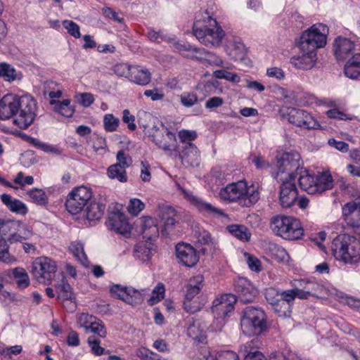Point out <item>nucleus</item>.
Listing matches in <instances>:
<instances>
[{"instance_id":"nucleus-1","label":"nucleus","mask_w":360,"mask_h":360,"mask_svg":"<svg viewBox=\"0 0 360 360\" xmlns=\"http://www.w3.org/2000/svg\"><path fill=\"white\" fill-rule=\"evenodd\" d=\"M36 111V101L30 96L7 94L0 99V120L15 116L13 123L21 129H27L33 123Z\"/></svg>"},{"instance_id":"nucleus-2","label":"nucleus","mask_w":360,"mask_h":360,"mask_svg":"<svg viewBox=\"0 0 360 360\" xmlns=\"http://www.w3.org/2000/svg\"><path fill=\"white\" fill-rule=\"evenodd\" d=\"M192 30L196 39L207 47L219 46L225 36L214 13L208 9L196 13Z\"/></svg>"},{"instance_id":"nucleus-3","label":"nucleus","mask_w":360,"mask_h":360,"mask_svg":"<svg viewBox=\"0 0 360 360\" xmlns=\"http://www.w3.org/2000/svg\"><path fill=\"white\" fill-rule=\"evenodd\" d=\"M220 198L229 202H237L245 207H250L257 202L260 198L258 184L248 183L245 180L227 184L221 188Z\"/></svg>"},{"instance_id":"nucleus-4","label":"nucleus","mask_w":360,"mask_h":360,"mask_svg":"<svg viewBox=\"0 0 360 360\" xmlns=\"http://www.w3.org/2000/svg\"><path fill=\"white\" fill-rule=\"evenodd\" d=\"M331 250L336 257L345 263L354 264L360 261V241L348 234H340L331 244Z\"/></svg>"},{"instance_id":"nucleus-5","label":"nucleus","mask_w":360,"mask_h":360,"mask_svg":"<svg viewBox=\"0 0 360 360\" xmlns=\"http://www.w3.org/2000/svg\"><path fill=\"white\" fill-rule=\"evenodd\" d=\"M298 176L300 188L309 194H321L333 187V179L328 172H319L314 175L309 174L308 170L302 168V172L300 171Z\"/></svg>"},{"instance_id":"nucleus-6","label":"nucleus","mask_w":360,"mask_h":360,"mask_svg":"<svg viewBox=\"0 0 360 360\" xmlns=\"http://www.w3.org/2000/svg\"><path fill=\"white\" fill-rule=\"evenodd\" d=\"M243 333L247 335H259L267 329L266 316L258 307H247L240 319Z\"/></svg>"},{"instance_id":"nucleus-7","label":"nucleus","mask_w":360,"mask_h":360,"mask_svg":"<svg viewBox=\"0 0 360 360\" xmlns=\"http://www.w3.org/2000/svg\"><path fill=\"white\" fill-rule=\"evenodd\" d=\"M328 27L323 23H316L304 31L297 41L300 50H311L316 51L318 49L326 45Z\"/></svg>"},{"instance_id":"nucleus-8","label":"nucleus","mask_w":360,"mask_h":360,"mask_svg":"<svg viewBox=\"0 0 360 360\" xmlns=\"http://www.w3.org/2000/svg\"><path fill=\"white\" fill-rule=\"evenodd\" d=\"M281 116L292 124L304 129H320L319 122L307 111L292 107H284L280 110Z\"/></svg>"},{"instance_id":"nucleus-9","label":"nucleus","mask_w":360,"mask_h":360,"mask_svg":"<svg viewBox=\"0 0 360 360\" xmlns=\"http://www.w3.org/2000/svg\"><path fill=\"white\" fill-rule=\"evenodd\" d=\"M92 196L93 192L90 188L84 186L74 188L66 198L67 211L72 214L80 213L89 204Z\"/></svg>"},{"instance_id":"nucleus-10","label":"nucleus","mask_w":360,"mask_h":360,"mask_svg":"<svg viewBox=\"0 0 360 360\" xmlns=\"http://www.w3.org/2000/svg\"><path fill=\"white\" fill-rule=\"evenodd\" d=\"M302 161L300 155L296 151L284 153L278 159L276 167L278 171L274 177L278 179V174L288 172L289 179L295 180L300 171L302 172Z\"/></svg>"},{"instance_id":"nucleus-11","label":"nucleus","mask_w":360,"mask_h":360,"mask_svg":"<svg viewBox=\"0 0 360 360\" xmlns=\"http://www.w3.org/2000/svg\"><path fill=\"white\" fill-rule=\"evenodd\" d=\"M56 272V262L49 257H38L32 263V274L39 283L50 284L55 278Z\"/></svg>"},{"instance_id":"nucleus-12","label":"nucleus","mask_w":360,"mask_h":360,"mask_svg":"<svg viewBox=\"0 0 360 360\" xmlns=\"http://www.w3.org/2000/svg\"><path fill=\"white\" fill-rule=\"evenodd\" d=\"M233 285L236 297L242 303L245 304L252 302L257 295V289L245 278H237L234 280Z\"/></svg>"},{"instance_id":"nucleus-13","label":"nucleus","mask_w":360,"mask_h":360,"mask_svg":"<svg viewBox=\"0 0 360 360\" xmlns=\"http://www.w3.org/2000/svg\"><path fill=\"white\" fill-rule=\"evenodd\" d=\"M295 180L286 179L280 186L279 203L283 208L292 207L298 198Z\"/></svg>"},{"instance_id":"nucleus-14","label":"nucleus","mask_w":360,"mask_h":360,"mask_svg":"<svg viewBox=\"0 0 360 360\" xmlns=\"http://www.w3.org/2000/svg\"><path fill=\"white\" fill-rule=\"evenodd\" d=\"M176 255L179 262L188 267L194 266L199 260L195 249L187 243H178L176 245Z\"/></svg>"},{"instance_id":"nucleus-15","label":"nucleus","mask_w":360,"mask_h":360,"mask_svg":"<svg viewBox=\"0 0 360 360\" xmlns=\"http://www.w3.org/2000/svg\"><path fill=\"white\" fill-rule=\"evenodd\" d=\"M153 141L158 148L165 151L171 153L176 151V134L167 127L164 129L163 132L156 131L153 135Z\"/></svg>"},{"instance_id":"nucleus-16","label":"nucleus","mask_w":360,"mask_h":360,"mask_svg":"<svg viewBox=\"0 0 360 360\" xmlns=\"http://www.w3.org/2000/svg\"><path fill=\"white\" fill-rule=\"evenodd\" d=\"M238 298L232 293L222 295L212 303V311L217 314L218 318L226 317L233 310V304Z\"/></svg>"},{"instance_id":"nucleus-17","label":"nucleus","mask_w":360,"mask_h":360,"mask_svg":"<svg viewBox=\"0 0 360 360\" xmlns=\"http://www.w3.org/2000/svg\"><path fill=\"white\" fill-rule=\"evenodd\" d=\"M178 155L185 167H197L200 164V155L196 146L193 143H188L181 146L180 151L174 152Z\"/></svg>"},{"instance_id":"nucleus-18","label":"nucleus","mask_w":360,"mask_h":360,"mask_svg":"<svg viewBox=\"0 0 360 360\" xmlns=\"http://www.w3.org/2000/svg\"><path fill=\"white\" fill-rule=\"evenodd\" d=\"M301 54L290 58V63L299 70H308L311 69L317 60L316 51L311 50H300Z\"/></svg>"},{"instance_id":"nucleus-19","label":"nucleus","mask_w":360,"mask_h":360,"mask_svg":"<svg viewBox=\"0 0 360 360\" xmlns=\"http://www.w3.org/2000/svg\"><path fill=\"white\" fill-rule=\"evenodd\" d=\"M110 292L112 297L122 300L129 304H136L141 300V295L139 291L118 284L111 287Z\"/></svg>"},{"instance_id":"nucleus-20","label":"nucleus","mask_w":360,"mask_h":360,"mask_svg":"<svg viewBox=\"0 0 360 360\" xmlns=\"http://www.w3.org/2000/svg\"><path fill=\"white\" fill-rule=\"evenodd\" d=\"M225 51L231 59L243 60L247 56L248 49L239 37H233L225 46Z\"/></svg>"},{"instance_id":"nucleus-21","label":"nucleus","mask_w":360,"mask_h":360,"mask_svg":"<svg viewBox=\"0 0 360 360\" xmlns=\"http://www.w3.org/2000/svg\"><path fill=\"white\" fill-rule=\"evenodd\" d=\"M186 197L191 204L201 212L213 217H227V215L222 210L212 206L210 203L205 202L198 196L194 195L192 193H186Z\"/></svg>"},{"instance_id":"nucleus-22","label":"nucleus","mask_w":360,"mask_h":360,"mask_svg":"<svg viewBox=\"0 0 360 360\" xmlns=\"http://www.w3.org/2000/svg\"><path fill=\"white\" fill-rule=\"evenodd\" d=\"M354 49V43L347 38L338 37L334 41V54L338 60H345Z\"/></svg>"},{"instance_id":"nucleus-23","label":"nucleus","mask_w":360,"mask_h":360,"mask_svg":"<svg viewBox=\"0 0 360 360\" xmlns=\"http://www.w3.org/2000/svg\"><path fill=\"white\" fill-rule=\"evenodd\" d=\"M108 219L110 225H130L128 217L123 211V205L117 202L108 210Z\"/></svg>"},{"instance_id":"nucleus-24","label":"nucleus","mask_w":360,"mask_h":360,"mask_svg":"<svg viewBox=\"0 0 360 360\" xmlns=\"http://www.w3.org/2000/svg\"><path fill=\"white\" fill-rule=\"evenodd\" d=\"M272 231L285 240H298L304 234L302 226H274Z\"/></svg>"},{"instance_id":"nucleus-25","label":"nucleus","mask_w":360,"mask_h":360,"mask_svg":"<svg viewBox=\"0 0 360 360\" xmlns=\"http://www.w3.org/2000/svg\"><path fill=\"white\" fill-rule=\"evenodd\" d=\"M1 200L6 207L13 213L25 215L28 212L27 207L23 202L18 199L13 198L9 194H2Z\"/></svg>"},{"instance_id":"nucleus-26","label":"nucleus","mask_w":360,"mask_h":360,"mask_svg":"<svg viewBox=\"0 0 360 360\" xmlns=\"http://www.w3.org/2000/svg\"><path fill=\"white\" fill-rule=\"evenodd\" d=\"M105 209V205L98 202L91 201L86 205L85 218L89 222H97L103 216Z\"/></svg>"},{"instance_id":"nucleus-27","label":"nucleus","mask_w":360,"mask_h":360,"mask_svg":"<svg viewBox=\"0 0 360 360\" xmlns=\"http://www.w3.org/2000/svg\"><path fill=\"white\" fill-rule=\"evenodd\" d=\"M129 80L141 86H146L151 80V74L147 69H141L139 66H133Z\"/></svg>"},{"instance_id":"nucleus-28","label":"nucleus","mask_w":360,"mask_h":360,"mask_svg":"<svg viewBox=\"0 0 360 360\" xmlns=\"http://www.w3.org/2000/svg\"><path fill=\"white\" fill-rule=\"evenodd\" d=\"M258 339L255 338L244 345V360H264V355L258 350Z\"/></svg>"},{"instance_id":"nucleus-29","label":"nucleus","mask_w":360,"mask_h":360,"mask_svg":"<svg viewBox=\"0 0 360 360\" xmlns=\"http://www.w3.org/2000/svg\"><path fill=\"white\" fill-rule=\"evenodd\" d=\"M345 75L350 79H356L360 76V53L354 54L344 67Z\"/></svg>"},{"instance_id":"nucleus-30","label":"nucleus","mask_w":360,"mask_h":360,"mask_svg":"<svg viewBox=\"0 0 360 360\" xmlns=\"http://www.w3.org/2000/svg\"><path fill=\"white\" fill-rule=\"evenodd\" d=\"M202 51V53H199L198 55L191 56V58L198 61H205L211 65L219 67L224 66V61L221 57L214 53L206 51L203 48Z\"/></svg>"},{"instance_id":"nucleus-31","label":"nucleus","mask_w":360,"mask_h":360,"mask_svg":"<svg viewBox=\"0 0 360 360\" xmlns=\"http://www.w3.org/2000/svg\"><path fill=\"white\" fill-rule=\"evenodd\" d=\"M293 287H299L304 290V292L309 296H317V294L321 292L322 286L317 283L305 281V280H295L292 283Z\"/></svg>"},{"instance_id":"nucleus-32","label":"nucleus","mask_w":360,"mask_h":360,"mask_svg":"<svg viewBox=\"0 0 360 360\" xmlns=\"http://www.w3.org/2000/svg\"><path fill=\"white\" fill-rule=\"evenodd\" d=\"M55 290L58 295V299L63 301L70 300L75 303L76 297L72 292V288L70 285L65 281H62L61 283L56 285Z\"/></svg>"},{"instance_id":"nucleus-33","label":"nucleus","mask_w":360,"mask_h":360,"mask_svg":"<svg viewBox=\"0 0 360 360\" xmlns=\"http://www.w3.org/2000/svg\"><path fill=\"white\" fill-rule=\"evenodd\" d=\"M158 216L163 225H175L176 211L172 206L165 205L159 208Z\"/></svg>"},{"instance_id":"nucleus-34","label":"nucleus","mask_w":360,"mask_h":360,"mask_svg":"<svg viewBox=\"0 0 360 360\" xmlns=\"http://www.w3.org/2000/svg\"><path fill=\"white\" fill-rule=\"evenodd\" d=\"M203 276L200 274L194 276L190 280L186 293V300H191L198 295L202 288Z\"/></svg>"},{"instance_id":"nucleus-35","label":"nucleus","mask_w":360,"mask_h":360,"mask_svg":"<svg viewBox=\"0 0 360 360\" xmlns=\"http://www.w3.org/2000/svg\"><path fill=\"white\" fill-rule=\"evenodd\" d=\"M69 251L81 264L84 266H88L89 261L84 250L83 243L79 241L72 242L69 247Z\"/></svg>"},{"instance_id":"nucleus-36","label":"nucleus","mask_w":360,"mask_h":360,"mask_svg":"<svg viewBox=\"0 0 360 360\" xmlns=\"http://www.w3.org/2000/svg\"><path fill=\"white\" fill-rule=\"evenodd\" d=\"M28 200L38 205H45L48 203V197L42 189L33 188L27 192Z\"/></svg>"},{"instance_id":"nucleus-37","label":"nucleus","mask_w":360,"mask_h":360,"mask_svg":"<svg viewBox=\"0 0 360 360\" xmlns=\"http://www.w3.org/2000/svg\"><path fill=\"white\" fill-rule=\"evenodd\" d=\"M108 176L110 179H117L119 181L125 183L127 181V175L126 169L120 166V165H112L108 168Z\"/></svg>"},{"instance_id":"nucleus-38","label":"nucleus","mask_w":360,"mask_h":360,"mask_svg":"<svg viewBox=\"0 0 360 360\" xmlns=\"http://www.w3.org/2000/svg\"><path fill=\"white\" fill-rule=\"evenodd\" d=\"M32 236V226H20L17 232L13 233L8 237V241L11 243L21 242L22 240L29 239Z\"/></svg>"},{"instance_id":"nucleus-39","label":"nucleus","mask_w":360,"mask_h":360,"mask_svg":"<svg viewBox=\"0 0 360 360\" xmlns=\"http://www.w3.org/2000/svg\"><path fill=\"white\" fill-rule=\"evenodd\" d=\"M30 143L36 148L41 150L46 153H53L56 155H60L61 150L54 146L42 142L37 139L30 137Z\"/></svg>"},{"instance_id":"nucleus-40","label":"nucleus","mask_w":360,"mask_h":360,"mask_svg":"<svg viewBox=\"0 0 360 360\" xmlns=\"http://www.w3.org/2000/svg\"><path fill=\"white\" fill-rule=\"evenodd\" d=\"M13 277L16 279V283L19 288L24 289L29 285V276L23 268H15L13 269Z\"/></svg>"},{"instance_id":"nucleus-41","label":"nucleus","mask_w":360,"mask_h":360,"mask_svg":"<svg viewBox=\"0 0 360 360\" xmlns=\"http://www.w3.org/2000/svg\"><path fill=\"white\" fill-rule=\"evenodd\" d=\"M229 232L242 241H249L251 237V233L247 226H227Z\"/></svg>"},{"instance_id":"nucleus-42","label":"nucleus","mask_w":360,"mask_h":360,"mask_svg":"<svg viewBox=\"0 0 360 360\" xmlns=\"http://www.w3.org/2000/svg\"><path fill=\"white\" fill-rule=\"evenodd\" d=\"M193 236L195 238L196 243L202 245H209L212 243L210 233L203 229H201L200 226L194 227L193 229Z\"/></svg>"},{"instance_id":"nucleus-43","label":"nucleus","mask_w":360,"mask_h":360,"mask_svg":"<svg viewBox=\"0 0 360 360\" xmlns=\"http://www.w3.org/2000/svg\"><path fill=\"white\" fill-rule=\"evenodd\" d=\"M0 77L4 78L6 82H13L17 77L16 70L12 65L1 63H0Z\"/></svg>"},{"instance_id":"nucleus-44","label":"nucleus","mask_w":360,"mask_h":360,"mask_svg":"<svg viewBox=\"0 0 360 360\" xmlns=\"http://www.w3.org/2000/svg\"><path fill=\"white\" fill-rule=\"evenodd\" d=\"M87 342L91 348V352L96 356H101L105 353L109 354V350H105L101 347V340L95 335H91L88 338Z\"/></svg>"},{"instance_id":"nucleus-45","label":"nucleus","mask_w":360,"mask_h":360,"mask_svg":"<svg viewBox=\"0 0 360 360\" xmlns=\"http://www.w3.org/2000/svg\"><path fill=\"white\" fill-rule=\"evenodd\" d=\"M120 124V120L115 117L113 114H105L103 117V127L106 131H115Z\"/></svg>"},{"instance_id":"nucleus-46","label":"nucleus","mask_w":360,"mask_h":360,"mask_svg":"<svg viewBox=\"0 0 360 360\" xmlns=\"http://www.w3.org/2000/svg\"><path fill=\"white\" fill-rule=\"evenodd\" d=\"M146 205L139 198H131L127 205L128 212L133 217H137L144 210Z\"/></svg>"},{"instance_id":"nucleus-47","label":"nucleus","mask_w":360,"mask_h":360,"mask_svg":"<svg viewBox=\"0 0 360 360\" xmlns=\"http://www.w3.org/2000/svg\"><path fill=\"white\" fill-rule=\"evenodd\" d=\"M150 245V244L147 245L141 242L138 243L134 248V251L138 254V257L143 261H147L151 257L152 249Z\"/></svg>"},{"instance_id":"nucleus-48","label":"nucleus","mask_w":360,"mask_h":360,"mask_svg":"<svg viewBox=\"0 0 360 360\" xmlns=\"http://www.w3.org/2000/svg\"><path fill=\"white\" fill-rule=\"evenodd\" d=\"M87 332H91L94 333V335L97 338H105L106 336L107 332L105 329L104 326L101 323L96 321H91L89 325L84 326Z\"/></svg>"},{"instance_id":"nucleus-49","label":"nucleus","mask_w":360,"mask_h":360,"mask_svg":"<svg viewBox=\"0 0 360 360\" xmlns=\"http://www.w3.org/2000/svg\"><path fill=\"white\" fill-rule=\"evenodd\" d=\"M274 311L278 314L279 316H287L290 313V305L282 300L281 298L275 304H272Z\"/></svg>"},{"instance_id":"nucleus-50","label":"nucleus","mask_w":360,"mask_h":360,"mask_svg":"<svg viewBox=\"0 0 360 360\" xmlns=\"http://www.w3.org/2000/svg\"><path fill=\"white\" fill-rule=\"evenodd\" d=\"M133 66L124 63H117L112 68L113 72L118 77H124L129 79Z\"/></svg>"},{"instance_id":"nucleus-51","label":"nucleus","mask_w":360,"mask_h":360,"mask_svg":"<svg viewBox=\"0 0 360 360\" xmlns=\"http://www.w3.org/2000/svg\"><path fill=\"white\" fill-rule=\"evenodd\" d=\"M9 247L6 241L0 240V262L4 263H12L15 259L8 252Z\"/></svg>"},{"instance_id":"nucleus-52","label":"nucleus","mask_w":360,"mask_h":360,"mask_svg":"<svg viewBox=\"0 0 360 360\" xmlns=\"http://www.w3.org/2000/svg\"><path fill=\"white\" fill-rule=\"evenodd\" d=\"M176 48L180 51H187L188 54L186 55V57L191 58V56L193 55H198L199 53H202V48H198L195 46L191 45L188 43L180 44L177 43L176 44Z\"/></svg>"},{"instance_id":"nucleus-53","label":"nucleus","mask_w":360,"mask_h":360,"mask_svg":"<svg viewBox=\"0 0 360 360\" xmlns=\"http://www.w3.org/2000/svg\"><path fill=\"white\" fill-rule=\"evenodd\" d=\"M180 101L184 107L190 108L198 103V98L195 93L184 92L180 96Z\"/></svg>"},{"instance_id":"nucleus-54","label":"nucleus","mask_w":360,"mask_h":360,"mask_svg":"<svg viewBox=\"0 0 360 360\" xmlns=\"http://www.w3.org/2000/svg\"><path fill=\"white\" fill-rule=\"evenodd\" d=\"M68 33L73 37L78 39L81 37L79 26L72 20H65L62 22Z\"/></svg>"},{"instance_id":"nucleus-55","label":"nucleus","mask_w":360,"mask_h":360,"mask_svg":"<svg viewBox=\"0 0 360 360\" xmlns=\"http://www.w3.org/2000/svg\"><path fill=\"white\" fill-rule=\"evenodd\" d=\"M180 141L182 143V146H185L188 143H192L191 141H195L198 134L195 131H190L187 129H181L178 133Z\"/></svg>"},{"instance_id":"nucleus-56","label":"nucleus","mask_w":360,"mask_h":360,"mask_svg":"<svg viewBox=\"0 0 360 360\" xmlns=\"http://www.w3.org/2000/svg\"><path fill=\"white\" fill-rule=\"evenodd\" d=\"M280 223V225H298V221L290 217L283 215H276L271 219V225H276Z\"/></svg>"},{"instance_id":"nucleus-57","label":"nucleus","mask_w":360,"mask_h":360,"mask_svg":"<svg viewBox=\"0 0 360 360\" xmlns=\"http://www.w3.org/2000/svg\"><path fill=\"white\" fill-rule=\"evenodd\" d=\"M143 238L149 240L155 239L159 236L158 226H138Z\"/></svg>"},{"instance_id":"nucleus-58","label":"nucleus","mask_w":360,"mask_h":360,"mask_svg":"<svg viewBox=\"0 0 360 360\" xmlns=\"http://www.w3.org/2000/svg\"><path fill=\"white\" fill-rule=\"evenodd\" d=\"M360 209V195L358 196L354 201L346 203L342 207V214L344 216L347 217Z\"/></svg>"},{"instance_id":"nucleus-59","label":"nucleus","mask_w":360,"mask_h":360,"mask_svg":"<svg viewBox=\"0 0 360 360\" xmlns=\"http://www.w3.org/2000/svg\"><path fill=\"white\" fill-rule=\"evenodd\" d=\"M165 293V287L163 284H158L153 290V293L148 302L150 305H154L158 302L162 297Z\"/></svg>"},{"instance_id":"nucleus-60","label":"nucleus","mask_w":360,"mask_h":360,"mask_svg":"<svg viewBox=\"0 0 360 360\" xmlns=\"http://www.w3.org/2000/svg\"><path fill=\"white\" fill-rule=\"evenodd\" d=\"M116 158L117 162L115 163V165H120L122 167L127 169L131 165V158L123 150H120L117 152Z\"/></svg>"},{"instance_id":"nucleus-61","label":"nucleus","mask_w":360,"mask_h":360,"mask_svg":"<svg viewBox=\"0 0 360 360\" xmlns=\"http://www.w3.org/2000/svg\"><path fill=\"white\" fill-rule=\"evenodd\" d=\"M122 122L127 124V128L131 131L137 128L135 124V116L131 115L128 109H124L122 112Z\"/></svg>"},{"instance_id":"nucleus-62","label":"nucleus","mask_w":360,"mask_h":360,"mask_svg":"<svg viewBox=\"0 0 360 360\" xmlns=\"http://www.w3.org/2000/svg\"><path fill=\"white\" fill-rule=\"evenodd\" d=\"M134 226H110V231L116 234L120 235L125 238H129L131 235Z\"/></svg>"},{"instance_id":"nucleus-63","label":"nucleus","mask_w":360,"mask_h":360,"mask_svg":"<svg viewBox=\"0 0 360 360\" xmlns=\"http://www.w3.org/2000/svg\"><path fill=\"white\" fill-rule=\"evenodd\" d=\"M188 335L195 340L202 342L205 338L199 330L198 326L193 323L188 327Z\"/></svg>"},{"instance_id":"nucleus-64","label":"nucleus","mask_w":360,"mask_h":360,"mask_svg":"<svg viewBox=\"0 0 360 360\" xmlns=\"http://www.w3.org/2000/svg\"><path fill=\"white\" fill-rule=\"evenodd\" d=\"M281 293L274 288H269L265 290V298L271 304H274L280 299Z\"/></svg>"}]
</instances>
